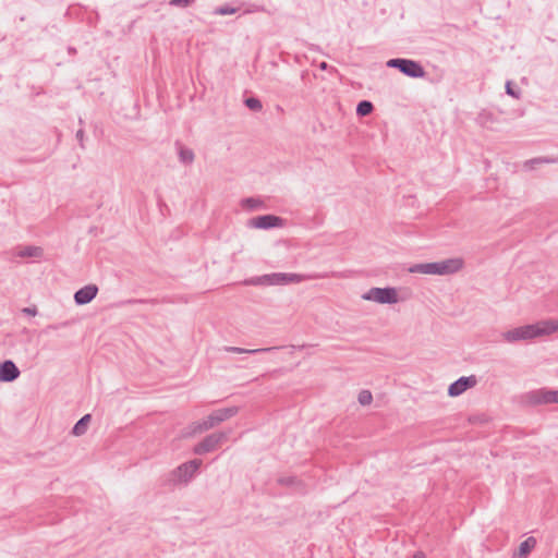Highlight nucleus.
<instances>
[{
	"mask_svg": "<svg viewBox=\"0 0 558 558\" xmlns=\"http://www.w3.org/2000/svg\"><path fill=\"white\" fill-rule=\"evenodd\" d=\"M556 331H558V319H547L509 329L502 332L501 337L508 343H515L549 336Z\"/></svg>",
	"mask_w": 558,
	"mask_h": 558,
	"instance_id": "1",
	"label": "nucleus"
},
{
	"mask_svg": "<svg viewBox=\"0 0 558 558\" xmlns=\"http://www.w3.org/2000/svg\"><path fill=\"white\" fill-rule=\"evenodd\" d=\"M316 276L301 274L272 272L263 276L253 277L244 280L245 286H287L290 283H300L305 280L314 279Z\"/></svg>",
	"mask_w": 558,
	"mask_h": 558,
	"instance_id": "2",
	"label": "nucleus"
},
{
	"mask_svg": "<svg viewBox=\"0 0 558 558\" xmlns=\"http://www.w3.org/2000/svg\"><path fill=\"white\" fill-rule=\"evenodd\" d=\"M239 412L238 407H228L218 409L214 412H211L206 418H204L201 422H193L189 428H190V435L199 434L206 430H209L214 428L215 426L219 425L220 423L231 418Z\"/></svg>",
	"mask_w": 558,
	"mask_h": 558,
	"instance_id": "3",
	"label": "nucleus"
},
{
	"mask_svg": "<svg viewBox=\"0 0 558 558\" xmlns=\"http://www.w3.org/2000/svg\"><path fill=\"white\" fill-rule=\"evenodd\" d=\"M201 465L202 460L198 459L182 463L168 474L166 480L167 485H186L194 477Z\"/></svg>",
	"mask_w": 558,
	"mask_h": 558,
	"instance_id": "4",
	"label": "nucleus"
},
{
	"mask_svg": "<svg viewBox=\"0 0 558 558\" xmlns=\"http://www.w3.org/2000/svg\"><path fill=\"white\" fill-rule=\"evenodd\" d=\"M387 66L398 69L401 73L412 78H418L425 75L424 68L421 63L411 59H390L387 61Z\"/></svg>",
	"mask_w": 558,
	"mask_h": 558,
	"instance_id": "5",
	"label": "nucleus"
},
{
	"mask_svg": "<svg viewBox=\"0 0 558 558\" xmlns=\"http://www.w3.org/2000/svg\"><path fill=\"white\" fill-rule=\"evenodd\" d=\"M364 300L374 301L379 304H395L398 302L397 290L391 287L372 288L362 295Z\"/></svg>",
	"mask_w": 558,
	"mask_h": 558,
	"instance_id": "6",
	"label": "nucleus"
},
{
	"mask_svg": "<svg viewBox=\"0 0 558 558\" xmlns=\"http://www.w3.org/2000/svg\"><path fill=\"white\" fill-rule=\"evenodd\" d=\"M228 435L225 432L214 433L207 435L201 442H198L193 451L195 454H205L216 450L226 439Z\"/></svg>",
	"mask_w": 558,
	"mask_h": 558,
	"instance_id": "7",
	"label": "nucleus"
},
{
	"mask_svg": "<svg viewBox=\"0 0 558 558\" xmlns=\"http://www.w3.org/2000/svg\"><path fill=\"white\" fill-rule=\"evenodd\" d=\"M526 401L534 405L558 403V390L546 388L532 390L526 395Z\"/></svg>",
	"mask_w": 558,
	"mask_h": 558,
	"instance_id": "8",
	"label": "nucleus"
},
{
	"mask_svg": "<svg viewBox=\"0 0 558 558\" xmlns=\"http://www.w3.org/2000/svg\"><path fill=\"white\" fill-rule=\"evenodd\" d=\"M284 225V220L275 215H264L251 218L247 221V227L255 229H271V228H280Z\"/></svg>",
	"mask_w": 558,
	"mask_h": 558,
	"instance_id": "9",
	"label": "nucleus"
},
{
	"mask_svg": "<svg viewBox=\"0 0 558 558\" xmlns=\"http://www.w3.org/2000/svg\"><path fill=\"white\" fill-rule=\"evenodd\" d=\"M477 384L475 375L462 376L453 381L448 388V395L450 397H458L470 388H473Z\"/></svg>",
	"mask_w": 558,
	"mask_h": 558,
	"instance_id": "10",
	"label": "nucleus"
},
{
	"mask_svg": "<svg viewBox=\"0 0 558 558\" xmlns=\"http://www.w3.org/2000/svg\"><path fill=\"white\" fill-rule=\"evenodd\" d=\"M20 369L12 360L0 363V381L12 383L20 377Z\"/></svg>",
	"mask_w": 558,
	"mask_h": 558,
	"instance_id": "11",
	"label": "nucleus"
},
{
	"mask_svg": "<svg viewBox=\"0 0 558 558\" xmlns=\"http://www.w3.org/2000/svg\"><path fill=\"white\" fill-rule=\"evenodd\" d=\"M438 275H453L462 269L463 260L461 258H448L440 262H437Z\"/></svg>",
	"mask_w": 558,
	"mask_h": 558,
	"instance_id": "12",
	"label": "nucleus"
},
{
	"mask_svg": "<svg viewBox=\"0 0 558 558\" xmlns=\"http://www.w3.org/2000/svg\"><path fill=\"white\" fill-rule=\"evenodd\" d=\"M98 293V288L95 284H87L78 289L74 293V301L77 305H85L92 302Z\"/></svg>",
	"mask_w": 558,
	"mask_h": 558,
	"instance_id": "13",
	"label": "nucleus"
},
{
	"mask_svg": "<svg viewBox=\"0 0 558 558\" xmlns=\"http://www.w3.org/2000/svg\"><path fill=\"white\" fill-rule=\"evenodd\" d=\"M44 255V250L40 246L27 245L16 250L13 256L21 258H40Z\"/></svg>",
	"mask_w": 558,
	"mask_h": 558,
	"instance_id": "14",
	"label": "nucleus"
},
{
	"mask_svg": "<svg viewBox=\"0 0 558 558\" xmlns=\"http://www.w3.org/2000/svg\"><path fill=\"white\" fill-rule=\"evenodd\" d=\"M437 262L414 264L409 268L410 272L424 275H438Z\"/></svg>",
	"mask_w": 558,
	"mask_h": 558,
	"instance_id": "15",
	"label": "nucleus"
},
{
	"mask_svg": "<svg viewBox=\"0 0 558 558\" xmlns=\"http://www.w3.org/2000/svg\"><path fill=\"white\" fill-rule=\"evenodd\" d=\"M90 420H92L90 414H85L84 416H82L73 426L72 434L75 436L84 435L87 430V426H88Z\"/></svg>",
	"mask_w": 558,
	"mask_h": 558,
	"instance_id": "16",
	"label": "nucleus"
},
{
	"mask_svg": "<svg viewBox=\"0 0 558 558\" xmlns=\"http://www.w3.org/2000/svg\"><path fill=\"white\" fill-rule=\"evenodd\" d=\"M177 145H178V155H179L180 162H182L183 165H192L194 161V158H195L194 151L187 147L180 145V144H177Z\"/></svg>",
	"mask_w": 558,
	"mask_h": 558,
	"instance_id": "17",
	"label": "nucleus"
},
{
	"mask_svg": "<svg viewBox=\"0 0 558 558\" xmlns=\"http://www.w3.org/2000/svg\"><path fill=\"white\" fill-rule=\"evenodd\" d=\"M535 546H536V538L533 536L527 537L520 544L519 550H518V556L525 558L534 549Z\"/></svg>",
	"mask_w": 558,
	"mask_h": 558,
	"instance_id": "18",
	"label": "nucleus"
},
{
	"mask_svg": "<svg viewBox=\"0 0 558 558\" xmlns=\"http://www.w3.org/2000/svg\"><path fill=\"white\" fill-rule=\"evenodd\" d=\"M278 347H269V348H262V349H243L238 347H226L225 351L232 352V353H247V354H256L260 352H270L274 350H277Z\"/></svg>",
	"mask_w": 558,
	"mask_h": 558,
	"instance_id": "19",
	"label": "nucleus"
},
{
	"mask_svg": "<svg viewBox=\"0 0 558 558\" xmlns=\"http://www.w3.org/2000/svg\"><path fill=\"white\" fill-rule=\"evenodd\" d=\"M374 110V106L368 100H361L356 106V114L360 117H365L372 113Z\"/></svg>",
	"mask_w": 558,
	"mask_h": 558,
	"instance_id": "20",
	"label": "nucleus"
},
{
	"mask_svg": "<svg viewBox=\"0 0 558 558\" xmlns=\"http://www.w3.org/2000/svg\"><path fill=\"white\" fill-rule=\"evenodd\" d=\"M242 206L248 210H255L263 206V202L258 198L247 197L242 201Z\"/></svg>",
	"mask_w": 558,
	"mask_h": 558,
	"instance_id": "21",
	"label": "nucleus"
},
{
	"mask_svg": "<svg viewBox=\"0 0 558 558\" xmlns=\"http://www.w3.org/2000/svg\"><path fill=\"white\" fill-rule=\"evenodd\" d=\"M245 106L253 110V111H259L263 108L262 101L258 98L250 97L244 100Z\"/></svg>",
	"mask_w": 558,
	"mask_h": 558,
	"instance_id": "22",
	"label": "nucleus"
},
{
	"mask_svg": "<svg viewBox=\"0 0 558 558\" xmlns=\"http://www.w3.org/2000/svg\"><path fill=\"white\" fill-rule=\"evenodd\" d=\"M357 400L362 405H368L373 401V396L369 390H361Z\"/></svg>",
	"mask_w": 558,
	"mask_h": 558,
	"instance_id": "23",
	"label": "nucleus"
},
{
	"mask_svg": "<svg viewBox=\"0 0 558 558\" xmlns=\"http://www.w3.org/2000/svg\"><path fill=\"white\" fill-rule=\"evenodd\" d=\"M238 11L236 8H232L228 4L220 5L215 9L214 13L217 15H228V14H234Z\"/></svg>",
	"mask_w": 558,
	"mask_h": 558,
	"instance_id": "24",
	"label": "nucleus"
},
{
	"mask_svg": "<svg viewBox=\"0 0 558 558\" xmlns=\"http://www.w3.org/2000/svg\"><path fill=\"white\" fill-rule=\"evenodd\" d=\"M298 482L295 476H281L278 478V483L283 486H293Z\"/></svg>",
	"mask_w": 558,
	"mask_h": 558,
	"instance_id": "25",
	"label": "nucleus"
},
{
	"mask_svg": "<svg viewBox=\"0 0 558 558\" xmlns=\"http://www.w3.org/2000/svg\"><path fill=\"white\" fill-rule=\"evenodd\" d=\"M555 161H556L555 159H549V158H534V159L527 160L525 162V166L532 167V165H534V163H542V162L550 163V162H555Z\"/></svg>",
	"mask_w": 558,
	"mask_h": 558,
	"instance_id": "26",
	"label": "nucleus"
},
{
	"mask_svg": "<svg viewBox=\"0 0 558 558\" xmlns=\"http://www.w3.org/2000/svg\"><path fill=\"white\" fill-rule=\"evenodd\" d=\"M194 2V0H170V5H173V7H189L190 4H192Z\"/></svg>",
	"mask_w": 558,
	"mask_h": 558,
	"instance_id": "27",
	"label": "nucleus"
},
{
	"mask_svg": "<svg viewBox=\"0 0 558 558\" xmlns=\"http://www.w3.org/2000/svg\"><path fill=\"white\" fill-rule=\"evenodd\" d=\"M506 93L517 99L520 97V93L512 88L510 81L506 83Z\"/></svg>",
	"mask_w": 558,
	"mask_h": 558,
	"instance_id": "28",
	"label": "nucleus"
},
{
	"mask_svg": "<svg viewBox=\"0 0 558 558\" xmlns=\"http://www.w3.org/2000/svg\"><path fill=\"white\" fill-rule=\"evenodd\" d=\"M22 312L26 315H29V316H36L37 315V308L36 306H32V307H24L22 310Z\"/></svg>",
	"mask_w": 558,
	"mask_h": 558,
	"instance_id": "29",
	"label": "nucleus"
},
{
	"mask_svg": "<svg viewBox=\"0 0 558 558\" xmlns=\"http://www.w3.org/2000/svg\"><path fill=\"white\" fill-rule=\"evenodd\" d=\"M76 138L77 141L80 142V146L82 148H84V130L83 129H80L77 132H76Z\"/></svg>",
	"mask_w": 558,
	"mask_h": 558,
	"instance_id": "30",
	"label": "nucleus"
},
{
	"mask_svg": "<svg viewBox=\"0 0 558 558\" xmlns=\"http://www.w3.org/2000/svg\"><path fill=\"white\" fill-rule=\"evenodd\" d=\"M258 11H264V8H259V7H254L253 9H248L245 11V13H252V12H258Z\"/></svg>",
	"mask_w": 558,
	"mask_h": 558,
	"instance_id": "31",
	"label": "nucleus"
},
{
	"mask_svg": "<svg viewBox=\"0 0 558 558\" xmlns=\"http://www.w3.org/2000/svg\"><path fill=\"white\" fill-rule=\"evenodd\" d=\"M413 558H426V557H425L424 553L417 551V553L414 554Z\"/></svg>",
	"mask_w": 558,
	"mask_h": 558,
	"instance_id": "32",
	"label": "nucleus"
},
{
	"mask_svg": "<svg viewBox=\"0 0 558 558\" xmlns=\"http://www.w3.org/2000/svg\"><path fill=\"white\" fill-rule=\"evenodd\" d=\"M145 300H129L128 303L135 304V303H145Z\"/></svg>",
	"mask_w": 558,
	"mask_h": 558,
	"instance_id": "33",
	"label": "nucleus"
},
{
	"mask_svg": "<svg viewBox=\"0 0 558 558\" xmlns=\"http://www.w3.org/2000/svg\"><path fill=\"white\" fill-rule=\"evenodd\" d=\"M327 66H328V64H327L326 62H322V63L319 64V68H320L322 70H326V69H327Z\"/></svg>",
	"mask_w": 558,
	"mask_h": 558,
	"instance_id": "34",
	"label": "nucleus"
}]
</instances>
